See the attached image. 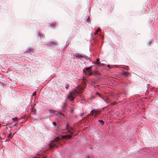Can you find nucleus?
Segmentation results:
<instances>
[{
	"instance_id": "f257e3e1",
	"label": "nucleus",
	"mask_w": 158,
	"mask_h": 158,
	"mask_svg": "<svg viewBox=\"0 0 158 158\" xmlns=\"http://www.w3.org/2000/svg\"><path fill=\"white\" fill-rule=\"evenodd\" d=\"M74 95H77L79 97H81V95H79V92L75 91L73 92H70L68 94L67 98L69 99L70 101H72L74 99Z\"/></svg>"
},
{
	"instance_id": "f03ea898",
	"label": "nucleus",
	"mask_w": 158,
	"mask_h": 158,
	"mask_svg": "<svg viewBox=\"0 0 158 158\" xmlns=\"http://www.w3.org/2000/svg\"><path fill=\"white\" fill-rule=\"evenodd\" d=\"M100 113V112L99 111L93 110L91 111L89 114L95 117L99 114Z\"/></svg>"
},
{
	"instance_id": "7ed1b4c3",
	"label": "nucleus",
	"mask_w": 158,
	"mask_h": 158,
	"mask_svg": "<svg viewBox=\"0 0 158 158\" xmlns=\"http://www.w3.org/2000/svg\"><path fill=\"white\" fill-rule=\"evenodd\" d=\"M101 98H102V100L107 104L110 103L111 102L110 100L108 97H106L104 98L102 97Z\"/></svg>"
},
{
	"instance_id": "20e7f679",
	"label": "nucleus",
	"mask_w": 158,
	"mask_h": 158,
	"mask_svg": "<svg viewBox=\"0 0 158 158\" xmlns=\"http://www.w3.org/2000/svg\"><path fill=\"white\" fill-rule=\"evenodd\" d=\"M47 44L51 47H53L56 45V43L54 42L51 41L48 43Z\"/></svg>"
},
{
	"instance_id": "39448f33",
	"label": "nucleus",
	"mask_w": 158,
	"mask_h": 158,
	"mask_svg": "<svg viewBox=\"0 0 158 158\" xmlns=\"http://www.w3.org/2000/svg\"><path fill=\"white\" fill-rule=\"evenodd\" d=\"M55 115L57 116L58 117L60 118H63L64 117V115L60 112L55 114Z\"/></svg>"
},
{
	"instance_id": "423d86ee",
	"label": "nucleus",
	"mask_w": 158,
	"mask_h": 158,
	"mask_svg": "<svg viewBox=\"0 0 158 158\" xmlns=\"http://www.w3.org/2000/svg\"><path fill=\"white\" fill-rule=\"evenodd\" d=\"M71 137L72 136L70 135H67L62 136V137L64 139H70L71 138Z\"/></svg>"
},
{
	"instance_id": "0eeeda50",
	"label": "nucleus",
	"mask_w": 158,
	"mask_h": 158,
	"mask_svg": "<svg viewBox=\"0 0 158 158\" xmlns=\"http://www.w3.org/2000/svg\"><path fill=\"white\" fill-rule=\"evenodd\" d=\"M122 75L125 76H127L129 73L127 72L124 71L122 73Z\"/></svg>"
},
{
	"instance_id": "6e6552de",
	"label": "nucleus",
	"mask_w": 158,
	"mask_h": 158,
	"mask_svg": "<svg viewBox=\"0 0 158 158\" xmlns=\"http://www.w3.org/2000/svg\"><path fill=\"white\" fill-rule=\"evenodd\" d=\"M75 56L76 57L80 58V59L83 57V56L82 55L78 54V53L76 54Z\"/></svg>"
},
{
	"instance_id": "1a4fd4ad",
	"label": "nucleus",
	"mask_w": 158,
	"mask_h": 158,
	"mask_svg": "<svg viewBox=\"0 0 158 158\" xmlns=\"http://www.w3.org/2000/svg\"><path fill=\"white\" fill-rule=\"evenodd\" d=\"M61 139L59 137H56L54 138V141L56 142L58 141L61 140Z\"/></svg>"
},
{
	"instance_id": "9d476101",
	"label": "nucleus",
	"mask_w": 158,
	"mask_h": 158,
	"mask_svg": "<svg viewBox=\"0 0 158 158\" xmlns=\"http://www.w3.org/2000/svg\"><path fill=\"white\" fill-rule=\"evenodd\" d=\"M73 129L71 127H70L67 130H68V132H69L71 135L73 134L74 133V132H70V130H72Z\"/></svg>"
},
{
	"instance_id": "9b49d317",
	"label": "nucleus",
	"mask_w": 158,
	"mask_h": 158,
	"mask_svg": "<svg viewBox=\"0 0 158 158\" xmlns=\"http://www.w3.org/2000/svg\"><path fill=\"white\" fill-rule=\"evenodd\" d=\"M99 59L98 58L96 59V62L95 63V64L99 65L100 64V62H99Z\"/></svg>"
},
{
	"instance_id": "f8f14e48",
	"label": "nucleus",
	"mask_w": 158,
	"mask_h": 158,
	"mask_svg": "<svg viewBox=\"0 0 158 158\" xmlns=\"http://www.w3.org/2000/svg\"><path fill=\"white\" fill-rule=\"evenodd\" d=\"M101 30V29L100 28H98L96 31L94 32V34L96 35V34H97V33L99 32V31H100V30Z\"/></svg>"
},
{
	"instance_id": "ddd939ff",
	"label": "nucleus",
	"mask_w": 158,
	"mask_h": 158,
	"mask_svg": "<svg viewBox=\"0 0 158 158\" xmlns=\"http://www.w3.org/2000/svg\"><path fill=\"white\" fill-rule=\"evenodd\" d=\"M49 113H52V114L54 113H55V110H53L49 109Z\"/></svg>"
},
{
	"instance_id": "4468645a",
	"label": "nucleus",
	"mask_w": 158,
	"mask_h": 158,
	"mask_svg": "<svg viewBox=\"0 0 158 158\" xmlns=\"http://www.w3.org/2000/svg\"><path fill=\"white\" fill-rule=\"evenodd\" d=\"M98 121L102 125H103L104 123V121L102 120H98Z\"/></svg>"
},
{
	"instance_id": "2eb2a0df",
	"label": "nucleus",
	"mask_w": 158,
	"mask_h": 158,
	"mask_svg": "<svg viewBox=\"0 0 158 158\" xmlns=\"http://www.w3.org/2000/svg\"><path fill=\"white\" fill-rule=\"evenodd\" d=\"M32 49L30 48H28L26 50V51L28 52H32Z\"/></svg>"
},
{
	"instance_id": "dca6fc26",
	"label": "nucleus",
	"mask_w": 158,
	"mask_h": 158,
	"mask_svg": "<svg viewBox=\"0 0 158 158\" xmlns=\"http://www.w3.org/2000/svg\"><path fill=\"white\" fill-rule=\"evenodd\" d=\"M12 119L13 120V121H17V120L18 118H17V117H15L13 118H12Z\"/></svg>"
},
{
	"instance_id": "f3484780",
	"label": "nucleus",
	"mask_w": 158,
	"mask_h": 158,
	"mask_svg": "<svg viewBox=\"0 0 158 158\" xmlns=\"http://www.w3.org/2000/svg\"><path fill=\"white\" fill-rule=\"evenodd\" d=\"M92 67V66H90V67H86L85 68L86 70L88 71L89 69H90Z\"/></svg>"
},
{
	"instance_id": "a211bd4d",
	"label": "nucleus",
	"mask_w": 158,
	"mask_h": 158,
	"mask_svg": "<svg viewBox=\"0 0 158 158\" xmlns=\"http://www.w3.org/2000/svg\"><path fill=\"white\" fill-rule=\"evenodd\" d=\"M58 128L59 129H60V130H63L64 129H63V128H61V126L60 125H59L58 126Z\"/></svg>"
},
{
	"instance_id": "6ab92c4d",
	"label": "nucleus",
	"mask_w": 158,
	"mask_h": 158,
	"mask_svg": "<svg viewBox=\"0 0 158 158\" xmlns=\"http://www.w3.org/2000/svg\"><path fill=\"white\" fill-rule=\"evenodd\" d=\"M68 124L67 123L66 124V127H65V129L68 130Z\"/></svg>"
},
{
	"instance_id": "aec40b11",
	"label": "nucleus",
	"mask_w": 158,
	"mask_h": 158,
	"mask_svg": "<svg viewBox=\"0 0 158 158\" xmlns=\"http://www.w3.org/2000/svg\"><path fill=\"white\" fill-rule=\"evenodd\" d=\"M93 73L92 72H89V74H88V75L89 76H91V75H93Z\"/></svg>"
},
{
	"instance_id": "412c9836",
	"label": "nucleus",
	"mask_w": 158,
	"mask_h": 158,
	"mask_svg": "<svg viewBox=\"0 0 158 158\" xmlns=\"http://www.w3.org/2000/svg\"><path fill=\"white\" fill-rule=\"evenodd\" d=\"M69 87V85H66V86H65V88L66 89H68V88Z\"/></svg>"
},
{
	"instance_id": "4be33fe9",
	"label": "nucleus",
	"mask_w": 158,
	"mask_h": 158,
	"mask_svg": "<svg viewBox=\"0 0 158 158\" xmlns=\"http://www.w3.org/2000/svg\"><path fill=\"white\" fill-rule=\"evenodd\" d=\"M36 93L35 92H34L33 93L32 95L34 96L36 95Z\"/></svg>"
},
{
	"instance_id": "5701e85b",
	"label": "nucleus",
	"mask_w": 158,
	"mask_h": 158,
	"mask_svg": "<svg viewBox=\"0 0 158 158\" xmlns=\"http://www.w3.org/2000/svg\"><path fill=\"white\" fill-rule=\"evenodd\" d=\"M11 135H12V133H10L9 134L8 137H10L11 136Z\"/></svg>"
},
{
	"instance_id": "b1692460",
	"label": "nucleus",
	"mask_w": 158,
	"mask_h": 158,
	"mask_svg": "<svg viewBox=\"0 0 158 158\" xmlns=\"http://www.w3.org/2000/svg\"><path fill=\"white\" fill-rule=\"evenodd\" d=\"M96 94H97V95H99V96L101 97V98H102V97H101V96H100V94L98 93V92H97L96 93Z\"/></svg>"
},
{
	"instance_id": "393cba45",
	"label": "nucleus",
	"mask_w": 158,
	"mask_h": 158,
	"mask_svg": "<svg viewBox=\"0 0 158 158\" xmlns=\"http://www.w3.org/2000/svg\"><path fill=\"white\" fill-rule=\"evenodd\" d=\"M40 36V38L41 40V38H42V36L39 34Z\"/></svg>"
},
{
	"instance_id": "a878e982",
	"label": "nucleus",
	"mask_w": 158,
	"mask_h": 158,
	"mask_svg": "<svg viewBox=\"0 0 158 158\" xmlns=\"http://www.w3.org/2000/svg\"><path fill=\"white\" fill-rule=\"evenodd\" d=\"M67 133L65 131L63 132V134H66Z\"/></svg>"
},
{
	"instance_id": "bb28decb",
	"label": "nucleus",
	"mask_w": 158,
	"mask_h": 158,
	"mask_svg": "<svg viewBox=\"0 0 158 158\" xmlns=\"http://www.w3.org/2000/svg\"><path fill=\"white\" fill-rule=\"evenodd\" d=\"M107 67H109V68H110V65H107Z\"/></svg>"
},
{
	"instance_id": "cd10ccee",
	"label": "nucleus",
	"mask_w": 158,
	"mask_h": 158,
	"mask_svg": "<svg viewBox=\"0 0 158 158\" xmlns=\"http://www.w3.org/2000/svg\"><path fill=\"white\" fill-rule=\"evenodd\" d=\"M53 124L55 126L56 124V123L55 122H53Z\"/></svg>"
},
{
	"instance_id": "c85d7f7f",
	"label": "nucleus",
	"mask_w": 158,
	"mask_h": 158,
	"mask_svg": "<svg viewBox=\"0 0 158 158\" xmlns=\"http://www.w3.org/2000/svg\"><path fill=\"white\" fill-rule=\"evenodd\" d=\"M50 116H49L47 118H50ZM44 118H47L46 117H45Z\"/></svg>"
},
{
	"instance_id": "c756f323",
	"label": "nucleus",
	"mask_w": 158,
	"mask_h": 158,
	"mask_svg": "<svg viewBox=\"0 0 158 158\" xmlns=\"http://www.w3.org/2000/svg\"><path fill=\"white\" fill-rule=\"evenodd\" d=\"M17 123H15V124H14V126H17Z\"/></svg>"
},
{
	"instance_id": "7c9ffc66",
	"label": "nucleus",
	"mask_w": 158,
	"mask_h": 158,
	"mask_svg": "<svg viewBox=\"0 0 158 158\" xmlns=\"http://www.w3.org/2000/svg\"><path fill=\"white\" fill-rule=\"evenodd\" d=\"M73 110H71V113H73Z\"/></svg>"
},
{
	"instance_id": "2f4dec72",
	"label": "nucleus",
	"mask_w": 158,
	"mask_h": 158,
	"mask_svg": "<svg viewBox=\"0 0 158 158\" xmlns=\"http://www.w3.org/2000/svg\"><path fill=\"white\" fill-rule=\"evenodd\" d=\"M82 115H83V114L81 113V116H82Z\"/></svg>"
},
{
	"instance_id": "473e14b6",
	"label": "nucleus",
	"mask_w": 158,
	"mask_h": 158,
	"mask_svg": "<svg viewBox=\"0 0 158 158\" xmlns=\"http://www.w3.org/2000/svg\"><path fill=\"white\" fill-rule=\"evenodd\" d=\"M151 42H149L148 43L149 44V45H150V44L151 43Z\"/></svg>"
},
{
	"instance_id": "72a5a7b5",
	"label": "nucleus",
	"mask_w": 158,
	"mask_h": 158,
	"mask_svg": "<svg viewBox=\"0 0 158 158\" xmlns=\"http://www.w3.org/2000/svg\"><path fill=\"white\" fill-rule=\"evenodd\" d=\"M83 72H84V73H85L86 75V74L85 73V71H84V70H83Z\"/></svg>"
},
{
	"instance_id": "f704fd0d",
	"label": "nucleus",
	"mask_w": 158,
	"mask_h": 158,
	"mask_svg": "<svg viewBox=\"0 0 158 158\" xmlns=\"http://www.w3.org/2000/svg\"><path fill=\"white\" fill-rule=\"evenodd\" d=\"M37 155H39V154H38V153H37L36 154V155L37 156Z\"/></svg>"
},
{
	"instance_id": "c9c22d12",
	"label": "nucleus",
	"mask_w": 158,
	"mask_h": 158,
	"mask_svg": "<svg viewBox=\"0 0 158 158\" xmlns=\"http://www.w3.org/2000/svg\"><path fill=\"white\" fill-rule=\"evenodd\" d=\"M33 112H34V113H35V110H34V111H33Z\"/></svg>"
},
{
	"instance_id": "e433bc0d",
	"label": "nucleus",
	"mask_w": 158,
	"mask_h": 158,
	"mask_svg": "<svg viewBox=\"0 0 158 158\" xmlns=\"http://www.w3.org/2000/svg\"><path fill=\"white\" fill-rule=\"evenodd\" d=\"M89 158V157L88 156L87 158Z\"/></svg>"
},
{
	"instance_id": "4c0bfd02",
	"label": "nucleus",
	"mask_w": 158,
	"mask_h": 158,
	"mask_svg": "<svg viewBox=\"0 0 158 158\" xmlns=\"http://www.w3.org/2000/svg\"><path fill=\"white\" fill-rule=\"evenodd\" d=\"M102 64H103V63H102Z\"/></svg>"
},
{
	"instance_id": "58836bf2",
	"label": "nucleus",
	"mask_w": 158,
	"mask_h": 158,
	"mask_svg": "<svg viewBox=\"0 0 158 158\" xmlns=\"http://www.w3.org/2000/svg\"><path fill=\"white\" fill-rule=\"evenodd\" d=\"M35 157H36V156H35Z\"/></svg>"
}]
</instances>
